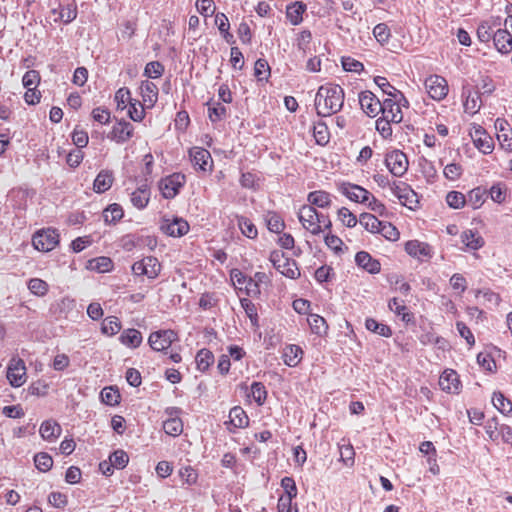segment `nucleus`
Instances as JSON below:
<instances>
[{
  "instance_id": "obj_1",
  "label": "nucleus",
  "mask_w": 512,
  "mask_h": 512,
  "mask_svg": "<svg viewBox=\"0 0 512 512\" xmlns=\"http://www.w3.org/2000/svg\"><path fill=\"white\" fill-rule=\"evenodd\" d=\"M344 90L338 84L321 85L315 96L317 114L327 117L339 112L344 104Z\"/></svg>"
},
{
  "instance_id": "obj_2",
  "label": "nucleus",
  "mask_w": 512,
  "mask_h": 512,
  "mask_svg": "<svg viewBox=\"0 0 512 512\" xmlns=\"http://www.w3.org/2000/svg\"><path fill=\"white\" fill-rule=\"evenodd\" d=\"M59 243V234L56 229L48 228L38 231L33 235L32 244L34 248L41 252L53 250Z\"/></svg>"
},
{
  "instance_id": "obj_3",
  "label": "nucleus",
  "mask_w": 512,
  "mask_h": 512,
  "mask_svg": "<svg viewBox=\"0 0 512 512\" xmlns=\"http://www.w3.org/2000/svg\"><path fill=\"white\" fill-rule=\"evenodd\" d=\"M186 182L185 175L173 173L159 182V189L165 199H173L180 192Z\"/></svg>"
},
{
  "instance_id": "obj_4",
  "label": "nucleus",
  "mask_w": 512,
  "mask_h": 512,
  "mask_svg": "<svg viewBox=\"0 0 512 512\" xmlns=\"http://www.w3.org/2000/svg\"><path fill=\"white\" fill-rule=\"evenodd\" d=\"M385 165L391 174L401 177L406 173L409 162L404 152L395 149L386 154Z\"/></svg>"
},
{
  "instance_id": "obj_5",
  "label": "nucleus",
  "mask_w": 512,
  "mask_h": 512,
  "mask_svg": "<svg viewBox=\"0 0 512 512\" xmlns=\"http://www.w3.org/2000/svg\"><path fill=\"white\" fill-rule=\"evenodd\" d=\"M177 339V333L171 329L158 330L150 334L148 344L154 351L164 352Z\"/></svg>"
},
{
  "instance_id": "obj_6",
  "label": "nucleus",
  "mask_w": 512,
  "mask_h": 512,
  "mask_svg": "<svg viewBox=\"0 0 512 512\" xmlns=\"http://www.w3.org/2000/svg\"><path fill=\"white\" fill-rule=\"evenodd\" d=\"M318 211L308 205H303L298 212V219L303 228L313 235H319L322 232V226L316 222Z\"/></svg>"
},
{
  "instance_id": "obj_7",
  "label": "nucleus",
  "mask_w": 512,
  "mask_h": 512,
  "mask_svg": "<svg viewBox=\"0 0 512 512\" xmlns=\"http://www.w3.org/2000/svg\"><path fill=\"white\" fill-rule=\"evenodd\" d=\"M424 84L429 96L434 100L440 101L448 94V83L442 76L430 75Z\"/></svg>"
},
{
  "instance_id": "obj_8",
  "label": "nucleus",
  "mask_w": 512,
  "mask_h": 512,
  "mask_svg": "<svg viewBox=\"0 0 512 512\" xmlns=\"http://www.w3.org/2000/svg\"><path fill=\"white\" fill-rule=\"evenodd\" d=\"M338 190L349 200L356 203H366L372 197V194L367 189L349 182L341 183Z\"/></svg>"
},
{
  "instance_id": "obj_9",
  "label": "nucleus",
  "mask_w": 512,
  "mask_h": 512,
  "mask_svg": "<svg viewBox=\"0 0 512 512\" xmlns=\"http://www.w3.org/2000/svg\"><path fill=\"white\" fill-rule=\"evenodd\" d=\"M7 379L13 387H20L26 381V367L22 359L13 358L7 369Z\"/></svg>"
},
{
  "instance_id": "obj_10",
  "label": "nucleus",
  "mask_w": 512,
  "mask_h": 512,
  "mask_svg": "<svg viewBox=\"0 0 512 512\" xmlns=\"http://www.w3.org/2000/svg\"><path fill=\"white\" fill-rule=\"evenodd\" d=\"M359 104L363 112L371 118L376 117L381 111V101L369 90L359 94Z\"/></svg>"
},
{
  "instance_id": "obj_11",
  "label": "nucleus",
  "mask_w": 512,
  "mask_h": 512,
  "mask_svg": "<svg viewBox=\"0 0 512 512\" xmlns=\"http://www.w3.org/2000/svg\"><path fill=\"white\" fill-rule=\"evenodd\" d=\"M134 135L133 125L125 120L116 122L108 134V138L118 144H123L130 140Z\"/></svg>"
},
{
  "instance_id": "obj_12",
  "label": "nucleus",
  "mask_w": 512,
  "mask_h": 512,
  "mask_svg": "<svg viewBox=\"0 0 512 512\" xmlns=\"http://www.w3.org/2000/svg\"><path fill=\"white\" fill-rule=\"evenodd\" d=\"M51 13L58 15V17L54 19L55 22L62 21L65 24H69L77 17V4L75 0H64L59 3L57 8H53Z\"/></svg>"
},
{
  "instance_id": "obj_13",
  "label": "nucleus",
  "mask_w": 512,
  "mask_h": 512,
  "mask_svg": "<svg viewBox=\"0 0 512 512\" xmlns=\"http://www.w3.org/2000/svg\"><path fill=\"white\" fill-rule=\"evenodd\" d=\"M189 228L188 222L179 217H175L172 221L164 220L160 226L161 231L171 237L184 236Z\"/></svg>"
},
{
  "instance_id": "obj_14",
  "label": "nucleus",
  "mask_w": 512,
  "mask_h": 512,
  "mask_svg": "<svg viewBox=\"0 0 512 512\" xmlns=\"http://www.w3.org/2000/svg\"><path fill=\"white\" fill-rule=\"evenodd\" d=\"M191 161L196 169L208 171L211 169L213 160L208 150L202 147H193L189 151Z\"/></svg>"
},
{
  "instance_id": "obj_15",
  "label": "nucleus",
  "mask_w": 512,
  "mask_h": 512,
  "mask_svg": "<svg viewBox=\"0 0 512 512\" xmlns=\"http://www.w3.org/2000/svg\"><path fill=\"white\" fill-rule=\"evenodd\" d=\"M150 197H151V190H150V186L149 184L147 183V179H145L130 195V201L132 203V205L139 209V210H142L144 209L149 201H150Z\"/></svg>"
},
{
  "instance_id": "obj_16",
  "label": "nucleus",
  "mask_w": 512,
  "mask_h": 512,
  "mask_svg": "<svg viewBox=\"0 0 512 512\" xmlns=\"http://www.w3.org/2000/svg\"><path fill=\"white\" fill-rule=\"evenodd\" d=\"M440 388L452 394H458L461 388V382L459 376L454 370H446L439 378Z\"/></svg>"
},
{
  "instance_id": "obj_17",
  "label": "nucleus",
  "mask_w": 512,
  "mask_h": 512,
  "mask_svg": "<svg viewBox=\"0 0 512 512\" xmlns=\"http://www.w3.org/2000/svg\"><path fill=\"white\" fill-rule=\"evenodd\" d=\"M383 117L390 119L392 123H400L403 119V114L399 103L393 97L387 98L381 102V111Z\"/></svg>"
},
{
  "instance_id": "obj_18",
  "label": "nucleus",
  "mask_w": 512,
  "mask_h": 512,
  "mask_svg": "<svg viewBox=\"0 0 512 512\" xmlns=\"http://www.w3.org/2000/svg\"><path fill=\"white\" fill-rule=\"evenodd\" d=\"M355 263L358 267L370 274H378L381 271L379 260L373 258L368 252L360 251L355 255Z\"/></svg>"
},
{
  "instance_id": "obj_19",
  "label": "nucleus",
  "mask_w": 512,
  "mask_h": 512,
  "mask_svg": "<svg viewBox=\"0 0 512 512\" xmlns=\"http://www.w3.org/2000/svg\"><path fill=\"white\" fill-rule=\"evenodd\" d=\"M225 424L230 432H234L235 429L245 428L248 426L249 418L242 407L235 406L230 410L229 421Z\"/></svg>"
},
{
  "instance_id": "obj_20",
  "label": "nucleus",
  "mask_w": 512,
  "mask_h": 512,
  "mask_svg": "<svg viewBox=\"0 0 512 512\" xmlns=\"http://www.w3.org/2000/svg\"><path fill=\"white\" fill-rule=\"evenodd\" d=\"M405 251L412 257L423 259L432 257L431 246L427 243L418 240H411L406 242Z\"/></svg>"
},
{
  "instance_id": "obj_21",
  "label": "nucleus",
  "mask_w": 512,
  "mask_h": 512,
  "mask_svg": "<svg viewBox=\"0 0 512 512\" xmlns=\"http://www.w3.org/2000/svg\"><path fill=\"white\" fill-rule=\"evenodd\" d=\"M495 48L502 54H508L512 51V36L505 29H498L493 34Z\"/></svg>"
},
{
  "instance_id": "obj_22",
  "label": "nucleus",
  "mask_w": 512,
  "mask_h": 512,
  "mask_svg": "<svg viewBox=\"0 0 512 512\" xmlns=\"http://www.w3.org/2000/svg\"><path fill=\"white\" fill-rule=\"evenodd\" d=\"M307 6L302 1H294L286 7V18L296 26L303 21V14L306 12Z\"/></svg>"
},
{
  "instance_id": "obj_23",
  "label": "nucleus",
  "mask_w": 512,
  "mask_h": 512,
  "mask_svg": "<svg viewBox=\"0 0 512 512\" xmlns=\"http://www.w3.org/2000/svg\"><path fill=\"white\" fill-rule=\"evenodd\" d=\"M474 145L483 153L490 154L494 149V143L492 138L486 134L481 128H477L474 133Z\"/></svg>"
},
{
  "instance_id": "obj_24",
  "label": "nucleus",
  "mask_w": 512,
  "mask_h": 512,
  "mask_svg": "<svg viewBox=\"0 0 512 512\" xmlns=\"http://www.w3.org/2000/svg\"><path fill=\"white\" fill-rule=\"evenodd\" d=\"M303 350L298 345H287L282 354L284 363L289 367H296L302 359Z\"/></svg>"
},
{
  "instance_id": "obj_25",
  "label": "nucleus",
  "mask_w": 512,
  "mask_h": 512,
  "mask_svg": "<svg viewBox=\"0 0 512 512\" xmlns=\"http://www.w3.org/2000/svg\"><path fill=\"white\" fill-rule=\"evenodd\" d=\"M113 173L109 170H101L93 183V190L96 193H104L109 190L113 184Z\"/></svg>"
},
{
  "instance_id": "obj_26",
  "label": "nucleus",
  "mask_w": 512,
  "mask_h": 512,
  "mask_svg": "<svg viewBox=\"0 0 512 512\" xmlns=\"http://www.w3.org/2000/svg\"><path fill=\"white\" fill-rule=\"evenodd\" d=\"M61 431V426L54 420L44 421L39 429L41 437L47 441H53L58 438Z\"/></svg>"
},
{
  "instance_id": "obj_27",
  "label": "nucleus",
  "mask_w": 512,
  "mask_h": 512,
  "mask_svg": "<svg viewBox=\"0 0 512 512\" xmlns=\"http://www.w3.org/2000/svg\"><path fill=\"white\" fill-rule=\"evenodd\" d=\"M462 243L470 250H479L484 246V239L474 230H465L461 236Z\"/></svg>"
},
{
  "instance_id": "obj_28",
  "label": "nucleus",
  "mask_w": 512,
  "mask_h": 512,
  "mask_svg": "<svg viewBox=\"0 0 512 512\" xmlns=\"http://www.w3.org/2000/svg\"><path fill=\"white\" fill-rule=\"evenodd\" d=\"M142 340L143 338L141 332L134 328L124 330L119 337V341L123 345L130 348L139 347L142 343Z\"/></svg>"
},
{
  "instance_id": "obj_29",
  "label": "nucleus",
  "mask_w": 512,
  "mask_h": 512,
  "mask_svg": "<svg viewBox=\"0 0 512 512\" xmlns=\"http://www.w3.org/2000/svg\"><path fill=\"white\" fill-rule=\"evenodd\" d=\"M307 201L309 202V206L315 208H327L331 205V196L328 192L323 190L312 191L307 196Z\"/></svg>"
},
{
  "instance_id": "obj_30",
  "label": "nucleus",
  "mask_w": 512,
  "mask_h": 512,
  "mask_svg": "<svg viewBox=\"0 0 512 512\" xmlns=\"http://www.w3.org/2000/svg\"><path fill=\"white\" fill-rule=\"evenodd\" d=\"M283 276L290 279H297L300 276V271L297 262L291 258H284L280 263V268H275Z\"/></svg>"
},
{
  "instance_id": "obj_31",
  "label": "nucleus",
  "mask_w": 512,
  "mask_h": 512,
  "mask_svg": "<svg viewBox=\"0 0 512 512\" xmlns=\"http://www.w3.org/2000/svg\"><path fill=\"white\" fill-rule=\"evenodd\" d=\"M264 217L270 232L279 234L285 229V222L277 212L268 211Z\"/></svg>"
},
{
  "instance_id": "obj_32",
  "label": "nucleus",
  "mask_w": 512,
  "mask_h": 512,
  "mask_svg": "<svg viewBox=\"0 0 512 512\" xmlns=\"http://www.w3.org/2000/svg\"><path fill=\"white\" fill-rule=\"evenodd\" d=\"M487 190L482 187H476L468 193L466 203L473 209H478L485 202Z\"/></svg>"
},
{
  "instance_id": "obj_33",
  "label": "nucleus",
  "mask_w": 512,
  "mask_h": 512,
  "mask_svg": "<svg viewBox=\"0 0 512 512\" xmlns=\"http://www.w3.org/2000/svg\"><path fill=\"white\" fill-rule=\"evenodd\" d=\"M142 97L144 102L153 106L158 100V87L150 81H143L141 84Z\"/></svg>"
},
{
  "instance_id": "obj_34",
  "label": "nucleus",
  "mask_w": 512,
  "mask_h": 512,
  "mask_svg": "<svg viewBox=\"0 0 512 512\" xmlns=\"http://www.w3.org/2000/svg\"><path fill=\"white\" fill-rule=\"evenodd\" d=\"M208 118L212 123L223 120L227 115V109L220 102H207Z\"/></svg>"
},
{
  "instance_id": "obj_35",
  "label": "nucleus",
  "mask_w": 512,
  "mask_h": 512,
  "mask_svg": "<svg viewBox=\"0 0 512 512\" xmlns=\"http://www.w3.org/2000/svg\"><path fill=\"white\" fill-rule=\"evenodd\" d=\"M360 224L371 233H378L381 228L382 221L370 213H361L359 216Z\"/></svg>"
},
{
  "instance_id": "obj_36",
  "label": "nucleus",
  "mask_w": 512,
  "mask_h": 512,
  "mask_svg": "<svg viewBox=\"0 0 512 512\" xmlns=\"http://www.w3.org/2000/svg\"><path fill=\"white\" fill-rule=\"evenodd\" d=\"M308 323L311 331L318 336H323L328 331L326 320L318 314H311L308 318Z\"/></svg>"
},
{
  "instance_id": "obj_37",
  "label": "nucleus",
  "mask_w": 512,
  "mask_h": 512,
  "mask_svg": "<svg viewBox=\"0 0 512 512\" xmlns=\"http://www.w3.org/2000/svg\"><path fill=\"white\" fill-rule=\"evenodd\" d=\"M124 215L122 207L117 204H111L109 205L104 211H103V218L106 223L109 224H115L119 220L122 219Z\"/></svg>"
},
{
  "instance_id": "obj_38",
  "label": "nucleus",
  "mask_w": 512,
  "mask_h": 512,
  "mask_svg": "<svg viewBox=\"0 0 512 512\" xmlns=\"http://www.w3.org/2000/svg\"><path fill=\"white\" fill-rule=\"evenodd\" d=\"M88 268L98 273L109 272L113 268V261L109 257H97L89 261Z\"/></svg>"
},
{
  "instance_id": "obj_39",
  "label": "nucleus",
  "mask_w": 512,
  "mask_h": 512,
  "mask_svg": "<svg viewBox=\"0 0 512 512\" xmlns=\"http://www.w3.org/2000/svg\"><path fill=\"white\" fill-rule=\"evenodd\" d=\"M365 327L367 330L383 337H390L392 335V330L388 325L379 323L373 318L366 319Z\"/></svg>"
},
{
  "instance_id": "obj_40",
  "label": "nucleus",
  "mask_w": 512,
  "mask_h": 512,
  "mask_svg": "<svg viewBox=\"0 0 512 512\" xmlns=\"http://www.w3.org/2000/svg\"><path fill=\"white\" fill-rule=\"evenodd\" d=\"M388 307L391 311H393L396 315L401 316L402 321L409 323L413 319V314L407 312V307L402 304L397 298H392Z\"/></svg>"
},
{
  "instance_id": "obj_41",
  "label": "nucleus",
  "mask_w": 512,
  "mask_h": 512,
  "mask_svg": "<svg viewBox=\"0 0 512 512\" xmlns=\"http://www.w3.org/2000/svg\"><path fill=\"white\" fill-rule=\"evenodd\" d=\"M463 96L466 97L464 102L465 111L471 114H475L476 112H478L481 107L480 94L476 92L473 95L471 91H468L467 93L464 91Z\"/></svg>"
},
{
  "instance_id": "obj_42",
  "label": "nucleus",
  "mask_w": 512,
  "mask_h": 512,
  "mask_svg": "<svg viewBox=\"0 0 512 512\" xmlns=\"http://www.w3.org/2000/svg\"><path fill=\"white\" fill-rule=\"evenodd\" d=\"M492 403L494 407L502 414H508L512 412V402L507 399L501 392L493 393Z\"/></svg>"
},
{
  "instance_id": "obj_43",
  "label": "nucleus",
  "mask_w": 512,
  "mask_h": 512,
  "mask_svg": "<svg viewBox=\"0 0 512 512\" xmlns=\"http://www.w3.org/2000/svg\"><path fill=\"white\" fill-rule=\"evenodd\" d=\"M121 329V322L116 316L106 317L101 325V331L107 336L117 334Z\"/></svg>"
},
{
  "instance_id": "obj_44",
  "label": "nucleus",
  "mask_w": 512,
  "mask_h": 512,
  "mask_svg": "<svg viewBox=\"0 0 512 512\" xmlns=\"http://www.w3.org/2000/svg\"><path fill=\"white\" fill-rule=\"evenodd\" d=\"M163 429L167 435L179 436L183 431V422L179 417L169 418L163 422Z\"/></svg>"
},
{
  "instance_id": "obj_45",
  "label": "nucleus",
  "mask_w": 512,
  "mask_h": 512,
  "mask_svg": "<svg viewBox=\"0 0 512 512\" xmlns=\"http://www.w3.org/2000/svg\"><path fill=\"white\" fill-rule=\"evenodd\" d=\"M213 362L214 355L208 349H201L196 355L197 368L202 372L208 370V368L211 366V364H213Z\"/></svg>"
},
{
  "instance_id": "obj_46",
  "label": "nucleus",
  "mask_w": 512,
  "mask_h": 512,
  "mask_svg": "<svg viewBox=\"0 0 512 512\" xmlns=\"http://www.w3.org/2000/svg\"><path fill=\"white\" fill-rule=\"evenodd\" d=\"M238 227L242 234L250 239H255L258 235L256 226L246 217L239 216L237 218Z\"/></svg>"
},
{
  "instance_id": "obj_47",
  "label": "nucleus",
  "mask_w": 512,
  "mask_h": 512,
  "mask_svg": "<svg viewBox=\"0 0 512 512\" xmlns=\"http://www.w3.org/2000/svg\"><path fill=\"white\" fill-rule=\"evenodd\" d=\"M499 25L496 21L490 24L487 21L482 22L477 28V37L479 41L483 43H488L491 39H493V27Z\"/></svg>"
},
{
  "instance_id": "obj_48",
  "label": "nucleus",
  "mask_w": 512,
  "mask_h": 512,
  "mask_svg": "<svg viewBox=\"0 0 512 512\" xmlns=\"http://www.w3.org/2000/svg\"><path fill=\"white\" fill-rule=\"evenodd\" d=\"M313 134L317 144L324 146L329 142L330 134L324 122L319 121L314 125Z\"/></svg>"
},
{
  "instance_id": "obj_49",
  "label": "nucleus",
  "mask_w": 512,
  "mask_h": 512,
  "mask_svg": "<svg viewBox=\"0 0 512 512\" xmlns=\"http://www.w3.org/2000/svg\"><path fill=\"white\" fill-rule=\"evenodd\" d=\"M101 401L109 406H115L119 404L120 394L118 389L113 387H105L100 393Z\"/></svg>"
},
{
  "instance_id": "obj_50",
  "label": "nucleus",
  "mask_w": 512,
  "mask_h": 512,
  "mask_svg": "<svg viewBox=\"0 0 512 512\" xmlns=\"http://www.w3.org/2000/svg\"><path fill=\"white\" fill-rule=\"evenodd\" d=\"M28 289L36 296H45L49 290V286L46 281L40 278H32L28 281Z\"/></svg>"
},
{
  "instance_id": "obj_51",
  "label": "nucleus",
  "mask_w": 512,
  "mask_h": 512,
  "mask_svg": "<svg viewBox=\"0 0 512 512\" xmlns=\"http://www.w3.org/2000/svg\"><path fill=\"white\" fill-rule=\"evenodd\" d=\"M165 71L164 65L159 61L148 62L144 68L143 75L147 78H160Z\"/></svg>"
},
{
  "instance_id": "obj_52",
  "label": "nucleus",
  "mask_w": 512,
  "mask_h": 512,
  "mask_svg": "<svg viewBox=\"0 0 512 512\" xmlns=\"http://www.w3.org/2000/svg\"><path fill=\"white\" fill-rule=\"evenodd\" d=\"M254 75L258 81H267L270 77V66L265 59H258L254 65Z\"/></svg>"
},
{
  "instance_id": "obj_53",
  "label": "nucleus",
  "mask_w": 512,
  "mask_h": 512,
  "mask_svg": "<svg viewBox=\"0 0 512 512\" xmlns=\"http://www.w3.org/2000/svg\"><path fill=\"white\" fill-rule=\"evenodd\" d=\"M477 89L480 95H491L495 91L496 85L490 76L481 75Z\"/></svg>"
},
{
  "instance_id": "obj_54",
  "label": "nucleus",
  "mask_w": 512,
  "mask_h": 512,
  "mask_svg": "<svg viewBox=\"0 0 512 512\" xmlns=\"http://www.w3.org/2000/svg\"><path fill=\"white\" fill-rule=\"evenodd\" d=\"M34 463L37 469L47 472L53 466V459L48 453L42 452L35 455Z\"/></svg>"
},
{
  "instance_id": "obj_55",
  "label": "nucleus",
  "mask_w": 512,
  "mask_h": 512,
  "mask_svg": "<svg viewBox=\"0 0 512 512\" xmlns=\"http://www.w3.org/2000/svg\"><path fill=\"white\" fill-rule=\"evenodd\" d=\"M251 396L258 405H263L267 397V390L264 384L256 381L253 382L251 384Z\"/></svg>"
},
{
  "instance_id": "obj_56",
  "label": "nucleus",
  "mask_w": 512,
  "mask_h": 512,
  "mask_svg": "<svg viewBox=\"0 0 512 512\" xmlns=\"http://www.w3.org/2000/svg\"><path fill=\"white\" fill-rule=\"evenodd\" d=\"M109 460L116 469H124L128 462L129 456L124 450H116L109 456Z\"/></svg>"
},
{
  "instance_id": "obj_57",
  "label": "nucleus",
  "mask_w": 512,
  "mask_h": 512,
  "mask_svg": "<svg viewBox=\"0 0 512 512\" xmlns=\"http://www.w3.org/2000/svg\"><path fill=\"white\" fill-rule=\"evenodd\" d=\"M446 202L453 209H460L466 204V197L459 191H450L446 196Z\"/></svg>"
},
{
  "instance_id": "obj_58",
  "label": "nucleus",
  "mask_w": 512,
  "mask_h": 512,
  "mask_svg": "<svg viewBox=\"0 0 512 512\" xmlns=\"http://www.w3.org/2000/svg\"><path fill=\"white\" fill-rule=\"evenodd\" d=\"M373 35L381 45H384L391 36L390 28L385 23H379L374 27Z\"/></svg>"
},
{
  "instance_id": "obj_59",
  "label": "nucleus",
  "mask_w": 512,
  "mask_h": 512,
  "mask_svg": "<svg viewBox=\"0 0 512 512\" xmlns=\"http://www.w3.org/2000/svg\"><path fill=\"white\" fill-rule=\"evenodd\" d=\"M145 264L147 267V277L149 279L157 278L161 271V264L158 259L153 256H147L145 257Z\"/></svg>"
},
{
  "instance_id": "obj_60",
  "label": "nucleus",
  "mask_w": 512,
  "mask_h": 512,
  "mask_svg": "<svg viewBox=\"0 0 512 512\" xmlns=\"http://www.w3.org/2000/svg\"><path fill=\"white\" fill-rule=\"evenodd\" d=\"M338 218L348 228L355 227L358 222L356 216L346 207L338 210Z\"/></svg>"
},
{
  "instance_id": "obj_61",
  "label": "nucleus",
  "mask_w": 512,
  "mask_h": 512,
  "mask_svg": "<svg viewBox=\"0 0 512 512\" xmlns=\"http://www.w3.org/2000/svg\"><path fill=\"white\" fill-rule=\"evenodd\" d=\"M115 101L118 109L126 108L127 103L132 102L130 90L127 87L118 89L115 93Z\"/></svg>"
},
{
  "instance_id": "obj_62",
  "label": "nucleus",
  "mask_w": 512,
  "mask_h": 512,
  "mask_svg": "<svg viewBox=\"0 0 512 512\" xmlns=\"http://www.w3.org/2000/svg\"><path fill=\"white\" fill-rule=\"evenodd\" d=\"M378 233H381L387 240L390 241H397L400 236L398 229L389 222H382Z\"/></svg>"
},
{
  "instance_id": "obj_63",
  "label": "nucleus",
  "mask_w": 512,
  "mask_h": 512,
  "mask_svg": "<svg viewBox=\"0 0 512 512\" xmlns=\"http://www.w3.org/2000/svg\"><path fill=\"white\" fill-rule=\"evenodd\" d=\"M341 63L343 69L347 72L360 73L364 70V65L352 57H342Z\"/></svg>"
},
{
  "instance_id": "obj_64",
  "label": "nucleus",
  "mask_w": 512,
  "mask_h": 512,
  "mask_svg": "<svg viewBox=\"0 0 512 512\" xmlns=\"http://www.w3.org/2000/svg\"><path fill=\"white\" fill-rule=\"evenodd\" d=\"M374 82L384 94L388 95L389 97H395L398 89L391 85L387 78L377 76L374 78Z\"/></svg>"
}]
</instances>
